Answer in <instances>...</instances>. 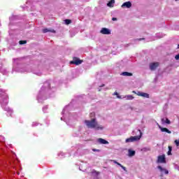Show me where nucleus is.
<instances>
[{"label":"nucleus","instance_id":"11","mask_svg":"<svg viewBox=\"0 0 179 179\" xmlns=\"http://www.w3.org/2000/svg\"><path fill=\"white\" fill-rule=\"evenodd\" d=\"M158 127L162 132H166V134H171V131L169 130V129L166 127H162V126L158 124Z\"/></svg>","mask_w":179,"mask_h":179},{"label":"nucleus","instance_id":"2","mask_svg":"<svg viewBox=\"0 0 179 179\" xmlns=\"http://www.w3.org/2000/svg\"><path fill=\"white\" fill-rule=\"evenodd\" d=\"M85 124L87 128H91V129H96V131H103L104 129V127L99 125L96 118H93L91 120H85Z\"/></svg>","mask_w":179,"mask_h":179},{"label":"nucleus","instance_id":"26","mask_svg":"<svg viewBox=\"0 0 179 179\" xmlns=\"http://www.w3.org/2000/svg\"><path fill=\"white\" fill-rule=\"evenodd\" d=\"M47 108H48V106H47L43 108V113H45V110H47Z\"/></svg>","mask_w":179,"mask_h":179},{"label":"nucleus","instance_id":"3","mask_svg":"<svg viewBox=\"0 0 179 179\" xmlns=\"http://www.w3.org/2000/svg\"><path fill=\"white\" fill-rule=\"evenodd\" d=\"M138 132H139L140 136H131L129 138H127L125 140L126 143H129L131 142H136L138 141H139L141 139V138H142V131H141L140 129L137 130Z\"/></svg>","mask_w":179,"mask_h":179},{"label":"nucleus","instance_id":"12","mask_svg":"<svg viewBox=\"0 0 179 179\" xmlns=\"http://www.w3.org/2000/svg\"><path fill=\"white\" fill-rule=\"evenodd\" d=\"M97 141L101 145H108V141H107L104 138H98Z\"/></svg>","mask_w":179,"mask_h":179},{"label":"nucleus","instance_id":"30","mask_svg":"<svg viewBox=\"0 0 179 179\" xmlns=\"http://www.w3.org/2000/svg\"><path fill=\"white\" fill-rule=\"evenodd\" d=\"M173 150V148L171 146H169V151L171 152Z\"/></svg>","mask_w":179,"mask_h":179},{"label":"nucleus","instance_id":"7","mask_svg":"<svg viewBox=\"0 0 179 179\" xmlns=\"http://www.w3.org/2000/svg\"><path fill=\"white\" fill-rule=\"evenodd\" d=\"M83 61L80 60L78 57H73V61L70 62V64H74V65H80Z\"/></svg>","mask_w":179,"mask_h":179},{"label":"nucleus","instance_id":"33","mask_svg":"<svg viewBox=\"0 0 179 179\" xmlns=\"http://www.w3.org/2000/svg\"><path fill=\"white\" fill-rule=\"evenodd\" d=\"M113 95H114V96H118V92H114V93H113Z\"/></svg>","mask_w":179,"mask_h":179},{"label":"nucleus","instance_id":"20","mask_svg":"<svg viewBox=\"0 0 179 179\" xmlns=\"http://www.w3.org/2000/svg\"><path fill=\"white\" fill-rule=\"evenodd\" d=\"M124 97L127 100H134V96L132 95H127Z\"/></svg>","mask_w":179,"mask_h":179},{"label":"nucleus","instance_id":"40","mask_svg":"<svg viewBox=\"0 0 179 179\" xmlns=\"http://www.w3.org/2000/svg\"><path fill=\"white\" fill-rule=\"evenodd\" d=\"M176 1H178V0H176Z\"/></svg>","mask_w":179,"mask_h":179},{"label":"nucleus","instance_id":"18","mask_svg":"<svg viewBox=\"0 0 179 179\" xmlns=\"http://www.w3.org/2000/svg\"><path fill=\"white\" fill-rule=\"evenodd\" d=\"M121 75L122 76H133L132 73H129V72H127V71L122 72L121 73Z\"/></svg>","mask_w":179,"mask_h":179},{"label":"nucleus","instance_id":"5","mask_svg":"<svg viewBox=\"0 0 179 179\" xmlns=\"http://www.w3.org/2000/svg\"><path fill=\"white\" fill-rule=\"evenodd\" d=\"M157 164H166V155H159L157 157Z\"/></svg>","mask_w":179,"mask_h":179},{"label":"nucleus","instance_id":"34","mask_svg":"<svg viewBox=\"0 0 179 179\" xmlns=\"http://www.w3.org/2000/svg\"><path fill=\"white\" fill-rule=\"evenodd\" d=\"M92 150H93V152H100V150L93 149Z\"/></svg>","mask_w":179,"mask_h":179},{"label":"nucleus","instance_id":"29","mask_svg":"<svg viewBox=\"0 0 179 179\" xmlns=\"http://www.w3.org/2000/svg\"><path fill=\"white\" fill-rule=\"evenodd\" d=\"M162 124H166V119L162 118Z\"/></svg>","mask_w":179,"mask_h":179},{"label":"nucleus","instance_id":"24","mask_svg":"<svg viewBox=\"0 0 179 179\" xmlns=\"http://www.w3.org/2000/svg\"><path fill=\"white\" fill-rule=\"evenodd\" d=\"M142 40H145V38H141L134 39V41H142Z\"/></svg>","mask_w":179,"mask_h":179},{"label":"nucleus","instance_id":"31","mask_svg":"<svg viewBox=\"0 0 179 179\" xmlns=\"http://www.w3.org/2000/svg\"><path fill=\"white\" fill-rule=\"evenodd\" d=\"M167 155H168V156L171 155V151H168Z\"/></svg>","mask_w":179,"mask_h":179},{"label":"nucleus","instance_id":"9","mask_svg":"<svg viewBox=\"0 0 179 179\" xmlns=\"http://www.w3.org/2000/svg\"><path fill=\"white\" fill-rule=\"evenodd\" d=\"M100 33L101 34H111V31L109 29L107 28H102L100 31Z\"/></svg>","mask_w":179,"mask_h":179},{"label":"nucleus","instance_id":"22","mask_svg":"<svg viewBox=\"0 0 179 179\" xmlns=\"http://www.w3.org/2000/svg\"><path fill=\"white\" fill-rule=\"evenodd\" d=\"M26 43H27V41H20L19 43L22 45L23 44H26Z\"/></svg>","mask_w":179,"mask_h":179},{"label":"nucleus","instance_id":"39","mask_svg":"<svg viewBox=\"0 0 179 179\" xmlns=\"http://www.w3.org/2000/svg\"><path fill=\"white\" fill-rule=\"evenodd\" d=\"M178 48H179V45H178Z\"/></svg>","mask_w":179,"mask_h":179},{"label":"nucleus","instance_id":"17","mask_svg":"<svg viewBox=\"0 0 179 179\" xmlns=\"http://www.w3.org/2000/svg\"><path fill=\"white\" fill-rule=\"evenodd\" d=\"M114 3H115V0H110L108 3L107 6H109L110 8H112L114 6Z\"/></svg>","mask_w":179,"mask_h":179},{"label":"nucleus","instance_id":"36","mask_svg":"<svg viewBox=\"0 0 179 179\" xmlns=\"http://www.w3.org/2000/svg\"><path fill=\"white\" fill-rule=\"evenodd\" d=\"M100 87H104V85H102L101 86H100Z\"/></svg>","mask_w":179,"mask_h":179},{"label":"nucleus","instance_id":"14","mask_svg":"<svg viewBox=\"0 0 179 179\" xmlns=\"http://www.w3.org/2000/svg\"><path fill=\"white\" fill-rule=\"evenodd\" d=\"M113 163L115 164H117V166H120V167H121L122 169V170H124V171H127V168L124 166H122V164H120V162H117L115 160H113Z\"/></svg>","mask_w":179,"mask_h":179},{"label":"nucleus","instance_id":"10","mask_svg":"<svg viewBox=\"0 0 179 179\" xmlns=\"http://www.w3.org/2000/svg\"><path fill=\"white\" fill-rule=\"evenodd\" d=\"M132 6V3L131 1L124 2L122 5V8H127V9H129Z\"/></svg>","mask_w":179,"mask_h":179},{"label":"nucleus","instance_id":"13","mask_svg":"<svg viewBox=\"0 0 179 179\" xmlns=\"http://www.w3.org/2000/svg\"><path fill=\"white\" fill-rule=\"evenodd\" d=\"M157 169H158V170H159V171H161V173H165V174H169V171L163 167H162V166H158L157 167Z\"/></svg>","mask_w":179,"mask_h":179},{"label":"nucleus","instance_id":"32","mask_svg":"<svg viewBox=\"0 0 179 179\" xmlns=\"http://www.w3.org/2000/svg\"><path fill=\"white\" fill-rule=\"evenodd\" d=\"M112 20H113V22H115V21L117 20V17H113V18H112Z\"/></svg>","mask_w":179,"mask_h":179},{"label":"nucleus","instance_id":"27","mask_svg":"<svg viewBox=\"0 0 179 179\" xmlns=\"http://www.w3.org/2000/svg\"><path fill=\"white\" fill-rule=\"evenodd\" d=\"M175 143H176V146H179V141L178 140H176Z\"/></svg>","mask_w":179,"mask_h":179},{"label":"nucleus","instance_id":"1","mask_svg":"<svg viewBox=\"0 0 179 179\" xmlns=\"http://www.w3.org/2000/svg\"><path fill=\"white\" fill-rule=\"evenodd\" d=\"M3 94H5V90L0 89L1 106L5 111H7L8 113H10V114H12V110H10V108H9L8 106H8V96L4 95V97H3Z\"/></svg>","mask_w":179,"mask_h":179},{"label":"nucleus","instance_id":"25","mask_svg":"<svg viewBox=\"0 0 179 179\" xmlns=\"http://www.w3.org/2000/svg\"><path fill=\"white\" fill-rule=\"evenodd\" d=\"M35 75H37L38 76H41V72H34Z\"/></svg>","mask_w":179,"mask_h":179},{"label":"nucleus","instance_id":"37","mask_svg":"<svg viewBox=\"0 0 179 179\" xmlns=\"http://www.w3.org/2000/svg\"><path fill=\"white\" fill-rule=\"evenodd\" d=\"M161 177H163V174H161Z\"/></svg>","mask_w":179,"mask_h":179},{"label":"nucleus","instance_id":"35","mask_svg":"<svg viewBox=\"0 0 179 179\" xmlns=\"http://www.w3.org/2000/svg\"><path fill=\"white\" fill-rule=\"evenodd\" d=\"M117 99H121V96L117 95Z\"/></svg>","mask_w":179,"mask_h":179},{"label":"nucleus","instance_id":"4","mask_svg":"<svg viewBox=\"0 0 179 179\" xmlns=\"http://www.w3.org/2000/svg\"><path fill=\"white\" fill-rule=\"evenodd\" d=\"M47 87H50V84L48 83H45L44 85L41 87L39 94L38 95V100H40V99H43V96H41V95L43 94V93H44V90H45Z\"/></svg>","mask_w":179,"mask_h":179},{"label":"nucleus","instance_id":"6","mask_svg":"<svg viewBox=\"0 0 179 179\" xmlns=\"http://www.w3.org/2000/svg\"><path fill=\"white\" fill-rule=\"evenodd\" d=\"M133 93L135 94H137V96H141V97H145V99H149V94L145 93V92H135L133 91Z\"/></svg>","mask_w":179,"mask_h":179},{"label":"nucleus","instance_id":"38","mask_svg":"<svg viewBox=\"0 0 179 179\" xmlns=\"http://www.w3.org/2000/svg\"><path fill=\"white\" fill-rule=\"evenodd\" d=\"M131 45V43H129V44H127V45Z\"/></svg>","mask_w":179,"mask_h":179},{"label":"nucleus","instance_id":"15","mask_svg":"<svg viewBox=\"0 0 179 179\" xmlns=\"http://www.w3.org/2000/svg\"><path fill=\"white\" fill-rule=\"evenodd\" d=\"M128 156L129 157H132L135 155L136 152L135 150H132L131 149L128 150Z\"/></svg>","mask_w":179,"mask_h":179},{"label":"nucleus","instance_id":"23","mask_svg":"<svg viewBox=\"0 0 179 179\" xmlns=\"http://www.w3.org/2000/svg\"><path fill=\"white\" fill-rule=\"evenodd\" d=\"M165 124H171V122L168 118H166Z\"/></svg>","mask_w":179,"mask_h":179},{"label":"nucleus","instance_id":"8","mask_svg":"<svg viewBox=\"0 0 179 179\" xmlns=\"http://www.w3.org/2000/svg\"><path fill=\"white\" fill-rule=\"evenodd\" d=\"M159 62H154L150 64V71H156L157 67L159 66Z\"/></svg>","mask_w":179,"mask_h":179},{"label":"nucleus","instance_id":"19","mask_svg":"<svg viewBox=\"0 0 179 179\" xmlns=\"http://www.w3.org/2000/svg\"><path fill=\"white\" fill-rule=\"evenodd\" d=\"M150 147H145L141 149V152H150Z\"/></svg>","mask_w":179,"mask_h":179},{"label":"nucleus","instance_id":"28","mask_svg":"<svg viewBox=\"0 0 179 179\" xmlns=\"http://www.w3.org/2000/svg\"><path fill=\"white\" fill-rule=\"evenodd\" d=\"M175 59H176L177 61H178V59H179V54H178L177 55H176Z\"/></svg>","mask_w":179,"mask_h":179},{"label":"nucleus","instance_id":"16","mask_svg":"<svg viewBox=\"0 0 179 179\" xmlns=\"http://www.w3.org/2000/svg\"><path fill=\"white\" fill-rule=\"evenodd\" d=\"M48 31H50V33H55V30L54 29L47 28L43 29V33H48Z\"/></svg>","mask_w":179,"mask_h":179},{"label":"nucleus","instance_id":"21","mask_svg":"<svg viewBox=\"0 0 179 179\" xmlns=\"http://www.w3.org/2000/svg\"><path fill=\"white\" fill-rule=\"evenodd\" d=\"M66 24H71L72 23V21L71 20H65Z\"/></svg>","mask_w":179,"mask_h":179}]
</instances>
